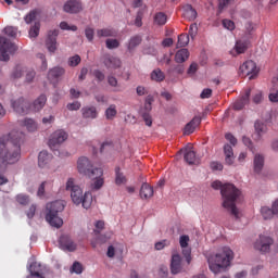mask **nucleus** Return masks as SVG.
Here are the masks:
<instances>
[{"mask_svg": "<svg viewBox=\"0 0 278 278\" xmlns=\"http://www.w3.org/2000/svg\"><path fill=\"white\" fill-rule=\"evenodd\" d=\"M247 49H249V41L238 40L235 45V51L238 55H240V53H244Z\"/></svg>", "mask_w": 278, "mask_h": 278, "instance_id": "58836bf2", "label": "nucleus"}, {"mask_svg": "<svg viewBox=\"0 0 278 278\" xmlns=\"http://www.w3.org/2000/svg\"><path fill=\"white\" fill-rule=\"evenodd\" d=\"M105 45L106 49H118V47H121L118 39H106Z\"/></svg>", "mask_w": 278, "mask_h": 278, "instance_id": "49530a36", "label": "nucleus"}, {"mask_svg": "<svg viewBox=\"0 0 278 278\" xmlns=\"http://www.w3.org/2000/svg\"><path fill=\"white\" fill-rule=\"evenodd\" d=\"M190 58V51L186 48H181L175 54V62L177 64H184Z\"/></svg>", "mask_w": 278, "mask_h": 278, "instance_id": "c85d7f7f", "label": "nucleus"}, {"mask_svg": "<svg viewBox=\"0 0 278 278\" xmlns=\"http://www.w3.org/2000/svg\"><path fill=\"white\" fill-rule=\"evenodd\" d=\"M66 73V70L64 67L55 66L49 70L48 72V80L53 86H58L60 78Z\"/></svg>", "mask_w": 278, "mask_h": 278, "instance_id": "f3484780", "label": "nucleus"}, {"mask_svg": "<svg viewBox=\"0 0 278 278\" xmlns=\"http://www.w3.org/2000/svg\"><path fill=\"white\" fill-rule=\"evenodd\" d=\"M251 97V90L245 91V93L241 97L240 100H237L232 108L233 110H242L244 105L249 103V98Z\"/></svg>", "mask_w": 278, "mask_h": 278, "instance_id": "c756f323", "label": "nucleus"}, {"mask_svg": "<svg viewBox=\"0 0 278 278\" xmlns=\"http://www.w3.org/2000/svg\"><path fill=\"white\" fill-rule=\"evenodd\" d=\"M11 106L16 114H27L29 112V102L24 98L11 100Z\"/></svg>", "mask_w": 278, "mask_h": 278, "instance_id": "dca6fc26", "label": "nucleus"}, {"mask_svg": "<svg viewBox=\"0 0 278 278\" xmlns=\"http://www.w3.org/2000/svg\"><path fill=\"white\" fill-rule=\"evenodd\" d=\"M40 35V22H35L28 31L29 38H38Z\"/></svg>", "mask_w": 278, "mask_h": 278, "instance_id": "a19ab883", "label": "nucleus"}, {"mask_svg": "<svg viewBox=\"0 0 278 278\" xmlns=\"http://www.w3.org/2000/svg\"><path fill=\"white\" fill-rule=\"evenodd\" d=\"M222 25L225 29H228V31H233V29H236V23L231 20H223Z\"/></svg>", "mask_w": 278, "mask_h": 278, "instance_id": "3c124183", "label": "nucleus"}, {"mask_svg": "<svg viewBox=\"0 0 278 278\" xmlns=\"http://www.w3.org/2000/svg\"><path fill=\"white\" fill-rule=\"evenodd\" d=\"M261 216L264 218V220H271V218H275V213L273 208L268 206H262L261 207Z\"/></svg>", "mask_w": 278, "mask_h": 278, "instance_id": "e433bc0d", "label": "nucleus"}, {"mask_svg": "<svg viewBox=\"0 0 278 278\" xmlns=\"http://www.w3.org/2000/svg\"><path fill=\"white\" fill-rule=\"evenodd\" d=\"M184 153L185 162L189 165L199 164V157H197V152L192 148H185L181 150Z\"/></svg>", "mask_w": 278, "mask_h": 278, "instance_id": "aec40b11", "label": "nucleus"}, {"mask_svg": "<svg viewBox=\"0 0 278 278\" xmlns=\"http://www.w3.org/2000/svg\"><path fill=\"white\" fill-rule=\"evenodd\" d=\"M23 138H25V132L16 129L9 132L8 136L0 137V173L21 160Z\"/></svg>", "mask_w": 278, "mask_h": 278, "instance_id": "f257e3e1", "label": "nucleus"}, {"mask_svg": "<svg viewBox=\"0 0 278 278\" xmlns=\"http://www.w3.org/2000/svg\"><path fill=\"white\" fill-rule=\"evenodd\" d=\"M25 73V67H16L12 74L13 79H21L23 77V74Z\"/></svg>", "mask_w": 278, "mask_h": 278, "instance_id": "13d9d810", "label": "nucleus"}, {"mask_svg": "<svg viewBox=\"0 0 278 278\" xmlns=\"http://www.w3.org/2000/svg\"><path fill=\"white\" fill-rule=\"evenodd\" d=\"M197 34H199V26L197 23H193L189 27V36L194 39L197 37Z\"/></svg>", "mask_w": 278, "mask_h": 278, "instance_id": "bf43d9fd", "label": "nucleus"}, {"mask_svg": "<svg viewBox=\"0 0 278 278\" xmlns=\"http://www.w3.org/2000/svg\"><path fill=\"white\" fill-rule=\"evenodd\" d=\"M49 160H51V155L47 151H41L38 155V164L40 168H45L47 164H49Z\"/></svg>", "mask_w": 278, "mask_h": 278, "instance_id": "f704fd0d", "label": "nucleus"}, {"mask_svg": "<svg viewBox=\"0 0 278 278\" xmlns=\"http://www.w3.org/2000/svg\"><path fill=\"white\" fill-rule=\"evenodd\" d=\"M83 10L84 5L79 0H67L63 5V11L66 12V14H79Z\"/></svg>", "mask_w": 278, "mask_h": 278, "instance_id": "2eb2a0df", "label": "nucleus"}, {"mask_svg": "<svg viewBox=\"0 0 278 278\" xmlns=\"http://www.w3.org/2000/svg\"><path fill=\"white\" fill-rule=\"evenodd\" d=\"M108 84L112 88H118V79L112 75L108 76Z\"/></svg>", "mask_w": 278, "mask_h": 278, "instance_id": "e2e57ef3", "label": "nucleus"}, {"mask_svg": "<svg viewBox=\"0 0 278 278\" xmlns=\"http://www.w3.org/2000/svg\"><path fill=\"white\" fill-rule=\"evenodd\" d=\"M141 199H151L153 197V187L149 184H143L140 189Z\"/></svg>", "mask_w": 278, "mask_h": 278, "instance_id": "72a5a7b5", "label": "nucleus"}, {"mask_svg": "<svg viewBox=\"0 0 278 278\" xmlns=\"http://www.w3.org/2000/svg\"><path fill=\"white\" fill-rule=\"evenodd\" d=\"M98 38H114L116 37V30L113 28H102L97 30Z\"/></svg>", "mask_w": 278, "mask_h": 278, "instance_id": "473e14b6", "label": "nucleus"}, {"mask_svg": "<svg viewBox=\"0 0 278 278\" xmlns=\"http://www.w3.org/2000/svg\"><path fill=\"white\" fill-rule=\"evenodd\" d=\"M182 16L184 18H186V21H189L190 23H192V21H197V16H199V13H197V11L194 10V8H192L191 4H186L182 8Z\"/></svg>", "mask_w": 278, "mask_h": 278, "instance_id": "b1692460", "label": "nucleus"}, {"mask_svg": "<svg viewBox=\"0 0 278 278\" xmlns=\"http://www.w3.org/2000/svg\"><path fill=\"white\" fill-rule=\"evenodd\" d=\"M59 248L61 251H67L70 253H73V251L77 250V244L71 239V237L63 235L59 239Z\"/></svg>", "mask_w": 278, "mask_h": 278, "instance_id": "a211bd4d", "label": "nucleus"}, {"mask_svg": "<svg viewBox=\"0 0 278 278\" xmlns=\"http://www.w3.org/2000/svg\"><path fill=\"white\" fill-rule=\"evenodd\" d=\"M141 42H142V36L135 35V36L130 37V39L126 43V47H127V50L129 51V53H134V51L136 50V47H139V45Z\"/></svg>", "mask_w": 278, "mask_h": 278, "instance_id": "bb28decb", "label": "nucleus"}, {"mask_svg": "<svg viewBox=\"0 0 278 278\" xmlns=\"http://www.w3.org/2000/svg\"><path fill=\"white\" fill-rule=\"evenodd\" d=\"M151 79L152 81H164L166 79V76L164 75V72L160 68H155L151 73Z\"/></svg>", "mask_w": 278, "mask_h": 278, "instance_id": "ea45409f", "label": "nucleus"}, {"mask_svg": "<svg viewBox=\"0 0 278 278\" xmlns=\"http://www.w3.org/2000/svg\"><path fill=\"white\" fill-rule=\"evenodd\" d=\"M190 42V37L188 35H179L177 41V49H182V47H188Z\"/></svg>", "mask_w": 278, "mask_h": 278, "instance_id": "37998d69", "label": "nucleus"}, {"mask_svg": "<svg viewBox=\"0 0 278 278\" xmlns=\"http://www.w3.org/2000/svg\"><path fill=\"white\" fill-rule=\"evenodd\" d=\"M79 108H81V103L77 101L67 104V110H70L71 112H76L77 110H79Z\"/></svg>", "mask_w": 278, "mask_h": 278, "instance_id": "0e129e2a", "label": "nucleus"}, {"mask_svg": "<svg viewBox=\"0 0 278 278\" xmlns=\"http://www.w3.org/2000/svg\"><path fill=\"white\" fill-rule=\"evenodd\" d=\"M102 63L108 71H117V68H121V66H123V61L121 60V58L112 54H104L102 56Z\"/></svg>", "mask_w": 278, "mask_h": 278, "instance_id": "f8f14e48", "label": "nucleus"}, {"mask_svg": "<svg viewBox=\"0 0 278 278\" xmlns=\"http://www.w3.org/2000/svg\"><path fill=\"white\" fill-rule=\"evenodd\" d=\"M24 73H26L27 84H31V81H34V77H36V72L34 70H27V67H25Z\"/></svg>", "mask_w": 278, "mask_h": 278, "instance_id": "6e6d98bb", "label": "nucleus"}, {"mask_svg": "<svg viewBox=\"0 0 278 278\" xmlns=\"http://www.w3.org/2000/svg\"><path fill=\"white\" fill-rule=\"evenodd\" d=\"M169 245H170V241L164 239L162 241L156 242L154 245V249L156 251H162L165 247H169Z\"/></svg>", "mask_w": 278, "mask_h": 278, "instance_id": "4d7b16f0", "label": "nucleus"}, {"mask_svg": "<svg viewBox=\"0 0 278 278\" xmlns=\"http://www.w3.org/2000/svg\"><path fill=\"white\" fill-rule=\"evenodd\" d=\"M71 273H75L76 275H81V273H84V267L81 266V263L74 262V264L71 267Z\"/></svg>", "mask_w": 278, "mask_h": 278, "instance_id": "09e8293b", "label": "nucleus"}, {"mask_svg": "<svg viewBox=\"0 0 278 278\" xmlns=\"http://www.w3.org/2000/svg\"><path fill=\"white\" fill-rule=\"evenodd\" d=\"M274 242L275 241L269 236L261 235L254 242V249L261 253H269Z\"/></svg>", "mask_w": 278, "mask_h": 278, "instance_id": "1a4fd4ad", "label": "nucleus"}, {"mask_svg": "<svg viewBox=\"0 0 278 278\" xmlns=\"http://www.w3.org/2000/svg\"><path fill=\"white\" fill-rule=\"evenodd\" d=\"M36 16H38V11H30L25 17L24 21L27 25L34 23L36 21Z\"/></svg>", "mask_w": 278, "mask_h": 278, "instance_id": "8fccbe9b", "label": "nucleus"}, {"mask_svg": "<svg viewBox=\"0 0 278 278\" xmlns=\"http://www.w3.org/2000/svg\"><path fill=\"white\" fill-rule=\"evenodd\" d=\"M179 244H180L181 253H182L187 264H190L192 262V248L189 247L190 236L181 235L179 237Z\"/></svg>", "mask_w": 278, "mask_h": 278, "instance_id": "9d476101", "label": "nucleus"}, {"mask_svg": "<svg viewBox=\"0 0 278 278\" xmlns=\"http://www.w3.org/2000/svg\"><path fill=\"white\" fill-rule=\"evenodd\" d=\"M46 103H47V96L41 94L33 102L31 105L29 104V110H31L33 112H40V110L45 108Z\"/></svg>", "mask_w": 278, "mask_h": 278, "instance_id": "393cba45", "label": "nucleus"}, {"mask_svg": "<svg viewBox=\"0 0 278 278\" xmlns=\"http://www.w3.org/2000/svg\"><path fill=\"white\" fill-rule=\"evenodd\" d=\"M5 36H9V38H17L18 36V28L14 26H7L3 29Z\"/></svg>", "mask_w": 278, "mask_h": 278, "instance_id": "c03bdc74", "label": "nucleus"}, {"mask_svg": "<svg viewBox=\"0 0 278 278\" xmlns=\"http://www.w3.org/2000/svg\"><path fill=\"white\" fill-rule=\"evenodd\" d=\"M170 273L172 275H179V273H181V255L173 254L170 262Z\"/></svg>", "mask_w": 278, "mask_h": 278, "instance_id": "5701e85b", "label": "nucleus"}, {"mask_svg": "<svg viewBox=\"0 0 278 278\" xmlns=\"http://www.w3.org/2000/svg\"><path fill=\"white\" fill-rule=\"evenodd\" d=\"M254 129L255 132L257 134L258 138H262V136H264V134H266V131H268V127L266 126V124L257 121L254 124Z\"/></svg>", "mask_w": 278, "mask_h": 278, "instance_id": "4c0bfd02", "label": "nucleus"}, {"mask_svg": "<svg viewBox=\"0 0 278 278\" xmlns=\"http://www.w3.org/2000/svg\"><path fill=\"white\" fill-rule=\"evenodd\" d=\"M253 168H254V173H256L257 175H260V173H262V170L264 169V155L263 154L257 153L254 155Z\"/></svg>", "mask_w": 278, "mask_h": 278, "instance_id": "cd10ccee", "label": "nucleus"}, {"mask_svg": "<svg viewBox=\"0 0 278 278\" xmlns=\"http://www.w3.org/2000/svg\"><path fill=\"white\" fill-rule=\"evenodd\" d=\"M168 16L164 12H157L154 15V25H159L162 27L165 23H167Z\"/></svg>", "mask_w": 278, "mask_h": 278, "instance_id": "c9c22d12", "label": "nucleus"}, {"mask_svg": "<svg viewBox=\"0 0 278 278\" xmlns=\"http://www.w3.org/2000/svg\"><path fill=\"white\" fill-rule=\"evenodd\" d=\"M12 51H16V46L10 42L8 38L0 37V61L8 62L10 60V54L8 53H12Z\"/></svg>", "mask_w": 278, "mask_h": 278, "instance_id": "6e6552de", "label": "nucleus"}, {"mask_svg": "<svg viewBox=\"0 0 278 278\" xmlns=\"http://www.w3.org/2000/svg\"><path fill=\"white\" fill-rule=\"evenodd\" d=\"M118 114V109L116 104H110L109 108L104 112V116L106 121H114L116 115Z\"/></svg>", "mask_w": 278, "mask_h": 278, "instance_id": "2f4dec72", "label": "nucleus"}, {"mask_svg": "<svg viewBox=\"0 0 278 278\" xmlns=\"http://www.w3.org/2000/svg\"><path fill=\"white\" fill-rule=\"evenodd\" d=\"M200 97H201V99H210V97H212V89L206 88V89L202 90Z\"/></svg>", "mask_w": 278, "mask_h": 278, "instance_id": "774afa93", "label": "nucleus"}, {"mask_svg": "<svg viewBox=\"0 0 278 278\" xmlns=\"http://www.w3.org/2000/svg\"><path fill=\"white\" fill-rule=\"evenodd\" d=\"M77 170L80 175H85L89 178H94V173L103 175V169L100 167H93L89 157L80 156L77 161Z\"/></svg>", "mask_w": 278, "mask_h": 278, "instance_id": "423d86ee", "label": "nucleus"}, {"mask_svg": "<svg viewBox=\"0 0 278 278\" xmlns=\"http://www.w3.org/2000/svg\"><path fill=\"white\" fill-rule=\"evenodd\" d=\"M232 260L233 251L229 248H223L218 253L208 256V268L214 275H218V273H223L231 264Z\"/></svg>", "mask_w": 278, "mask_h": 278, "instance_id": "20e7f679", "label": "nucleus"}, {"mask_svg": "<svg viewBox=\"0 0 278 278\" xmlns=\"http://www.w3.org/2000/svg\"><path fill=\"white\" fill-rule=\"evenodd\" d=\"M65 190L70 192L74 205H83L84 210L92 207V193L90 191L84 193V189L75 182V178L67 179Z\"/></svg>", "mask_w": 278, "mask_h": 278, "instance_id": "7ed1b4c3", "label": "nucleus"}, {"mask_svg": "<svg viewBox=\"0 0 278 278\" xmlns=\"http://www.w3.org/2000/svg\"><path fill=\"white\" fill-rule=\"evenodd\" d=\"M15 199L20 205H27L29 203V195L23 193L17 194Z\"/></svg>", "mask_w": 278, "mask_h": 278, "instance_id": "de8ad7c7", "label": "nucleus"}, {"mask_svg": "<svg viewBox=\"0 0 278 278\" xmlns=\"http://www.w3.org/2000/svg\"><path fill=\"white\" fill-rule=\"evenodd\" d=\"M55 123V116L49 115L42 118V124L43 125H53Z\"/></svg>", "mask_w": 278, "mask_h": 278, "instance_id": "69168bd1", "label": "nucleus"}, {"mask_svg": "<svg viewBox=\"0 0 278 278\" xmlns=\"http://www.w3.org/2000/svg\"><path fill=\"white\" fill-rule=\"evenodd\" d=\"M83 118L86 121H94V118L99 117V111L97 106H84L81 109Z\"/></svg>", "mask_w": 278, "mask_h": 278, "instance_id": "412c9836", "label": "nucleus"}, {"mask_svg": "<svg viewBox=\"0 0 278 278\" xmlns=\"http://www.w3.org/2000/svg\"><path fill=\"white\" fill-rule=\"evenodd\" d=\"M90 179L93 180L91 184V190H101L103 188V184H105L103 175H99L98 173H94V177Z\"/></svg>", "mask_w": 278, "mask_h": 278, "instance_id": "7c9ffc66", "label": "nucleus"}, {"mask_svg": "<svg viewBox=\"0 0 278 278\" xmlns=\"http://www.w3.org/2000/svg\"><path fill=\"white\" fill-rule=\"evenodd\" d=\"M201 125V117L194 116L184 129L185 136H190V134H194V129H197Z\"/></svg>", "mask_w": 278, "mask_h": 278, "instance_id": "4be33fe9", "label": "nucleus"}, {"mask_svg": "<svg viewBox=\"0 0 278 278\" xmlns=\"http://www.w3.org/2000/svg\"><path fill=\"white\" fill-rule=\"evenodd\" d=\"M68 140V132L64 129H58L51 134L48 147L54 152V155H60V147Z\"/></svg>", "mask_w": 278, "mask_h": 278, "instance_id": "0eeeda50", "label": "nucleus"}, {"mask_svg": "<svg viewBox=\"0 0 278 278\" xmlns=\"http://www.w3.org/2000/svg\"><path fill=\"white\" fill-rule=\"evenodd\" d=\"M67 64H68V66H72L73 68H75V66H79V64H81V56H79V54L70 56Z\"/></svg>", "mask_w": 278, "mask_h": 278, "instance_id": "a18cd8bd", "label": "nucleus"}, {"mask_svg": "<svg viewBox=\"0 0 278 278\" xmlns=\"http://www.w3.org/2000/svg\"><path fill=\"white\" fill-rule=\"evenodd\" d=\"M198 71H199V64L197 62H193L190 64L187 71V75H189L190 77H193V75H197Z\"/></svg>", "mask_w": 278, "mask_h": 278, "instance_id": "864d4df0", "label": "nucleus"}, {"mask_svg": "<svg viewBox=\"0 0 278 278\" xmlns=\"http://www.w3.org/2000/svg\"><path fill=\"white\" fill-rule=\"evenodd\" d=\"M60 29H62L63 31H77V26L68 25L66 22H61Z\"/></svg>", "mask_w": 278, "mask_h": 278, "instance_id": "603ef678", "label": "nucleus"}, {"mask_svg": "<svg viewBox=\"0 0 278 278\" xmlns=\"http://www.w3.org/2000/svg\"><path fill=\"white\" fill-rule=\"evenodd\" d=\"M210 166H211V170H223L224 168L223 163L218 161L211 162Z\"/></svg>", "mask_w": 278, "mask_h": 278, "instance_id": "680f3d73", "label": "nucleus"}, {"mask_svg": "<svg viewBox=\"0 0 278 278\" xmlns=\"http://www.w3.org/2000/svg\"><path fill=\"white\" fill-rule=\"evenodd\" d=\"M29 275L26 278H45V266L38 262L28 263Z\"/></svg>", "mask_w": 278, "mask_h": 278, "instance_id": "ddd939ff", "label": "nucleus"}, {"mask_svg": "<svg viewBox=\"0 0 278 278\" xmlns=\"http://www.w3.org/2000/svg\"><path fill=\"white\" fill-rule=\"evenodd\" d=\"M127 182V178H125V175L121 173V168L115 169V184L116 186H123V184Z\"/></svg>", "mask_w": 278, "mask_h": 278, "instance_id": "79ce46f5", "label": "nucleus"}, {"mask_svg": "<svg viewBox=\"0 0 278 278\" xmlns=\"http://www.w3.org/2000/svg\"><path fill=\"white\" fill-rule=\"evenodd\" d=\"M58 36H60L59 29L49 30L46 40V47L49 53H55V51H58Z\"/></svg>", "mask_w": 278, "mask_h": 278, "instance_id": "4468645a", "label": "nucleus"}, {"mask_svg": "<svg viewBox=\"0 0 278 278\" xmlns=\"http://www.w3.org/2000/svg\"><path fill=\"white\" fill-rule=\"evenodd\" d=\"M224 154H225V164H227V166H231L236 160V156L233 155V148L229 146V143H226L224 146Z\"/></svg>", "mask_w": 278, "mask_h": 278, "instance_id": "a878e982", "label": "nucleus"}, {"mask_svg": "<svg viewBox=\"0 0 278 278\" xmlns=\"http://www.w3.org/2000/svg\"><path fill=\"white\" fill-rule=\"evenodd\" d=\"M213 190H220L223 199V207L228 210L235 218H240V211L236 206V201L240 199L242 192L233 184H224L220 180H215L212 182Z\"/></svg>", "mask_w": 278, "mask_h": 278, "instance_id": "f03ea898", "label": "nucleus"}, {"mask_svg": "<svg viewBox=\"0 0 278 278\" xmlns=\"http://www.w3.org/2000/svg\"><path fill=\"white\" fill-rule=\"evenodd\" d=\"M239 73L243 77H249V79H255L257 76V65L253 61H245L240 67Z\"/></svg>", "mask_w": 278, "mask_h": 278, "instance_id": "9b49d317", "label": "nucleus"}, {"mask_svg": "<svg viewBox=\"0 0 278 278\" xmlns=\"http://www.w3.org/2000/svg\"><path fill=\"white\" fill-rule=\"evenodd\" d=\"M85 36H86L87 40H89V42H92V40H94V29L87 27L85 29Z\"/></svg>", "mask_w": 278, "mask_h": 278, "instance_id": "052dcab7", "label": "nucleus"}, {"mask_svg": "<svg viewBox=\"0 0 278 278\" xmlns=\"http://www.w3.org/2000/svg\"><path fill=\"white\" fill-rule=\"evenodd\" d=\"M268 99H269L270 103H278V90L271 91L268 94Z\"/></svg>", "mask_w": 278, "mask_h": 278, "instance_id": "338daca9", "label": "nucleus"}, {"mask_svg": "<svg viewBox=\"0 0 278 278\" xmlns=\"http://www.w3.org/2000/svg\"><path fill=\"white\" fill-rule=\"evenodd\" d=\"M20 127H25L26 131L29 134H34L38 131V123L34 118L26 117L24 119L18 121Z\"/></svg>", "mask_w": 278, "mask_h": 278, "instance_id": "6ab92c4d", "label": "nucleus"}, {"mask_svg": "<svg viewBox=\"0 0 278 278\" xmlns=\"http://www.w3.org/2000/svg\"><path fill=\"white\" fill-rule=\"evenodd\" d=\"M64 207H66L64 200H56L46 205V220L51 227L60 229L64 225V220L58 215L60 212H64Z\"/></svg>", "mask_w": 278, "mask_h": 278, "instance_id": "39448f33", "label": "nucleus"}, {"mask_svg": "<svg viewBox=\"0 0 278 278\" xmlns=\"http://www.w3.org/2000/svg\"><path fill=\"white\" fill-rule=\"evenodd\" d=\"M96 229L93 230L94 236H99V233H101V231H103V229L105 228V223L103 220H98L96 222L94 225Z\"/></svg>", "mask_w": 278, "mask_h": 278, "instance_id": "5fc2aeb1", "label": "nucleus"}]
</instances>
